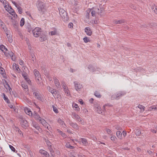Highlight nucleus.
<instances>
[{
	"instance_id": "1",
	"label": "nucleus",
	"mask_w": 157,
	"mask_h": 157,
	"mask_svg": "<svg viewBox=\"0 0 157 157\" xmlns=\"http://www.w3.org/2000/svg\"><path fill=\"white\" fill-rule=\"evenodd\" d=\"M23 63L24 62L22 61H21V62L20 61V65L21 66L22 65V69H24L25 70V71L23 70L22 72V75L26 81L29 84H30L31 83V81L28 78V74L27 73L28 71V69L26 66L23 65Z\"/></svg>"
},
{
	"instance_id": "2",
	"label": "nucleus",
	"mask_w": 157,
	"mask_h": 157,
	"mask_svg": "<svg viewBox=\"0 0 157 157\" xmlns=\"http://www.w3.org/2000/svg\"><path fill=\"white\" fill-rule=\"evenodd\" d=\"M103 9L100 7H95L91 9L88 10L87 12H91V13L92 16H96L98 14H99L101 13L103 11Z\"/></svg>"
},
{
	"instance_id": "3",
	"label": "nucleus",
	"mask_w": 157,
	"mask_h": 157,
	"mask_svg": "<svg viewBox=\"0 0 157 157\" xmlns=\"http://www.w3.org/2000/svg\"><path fill=\"white\" fill-rule=\"evenodd\" d=\"M36 6L40 13L43 14L46 12L45 4L43 2L38 1L37 2Z\"/></svg>"
},
{
	"instance_id": "4",
	"label": "nucleus",
	"mask_w": 157,
	"mask_h": 157,
	"mask_svg": "<svg viewBox=\"0 0 157 157\" xmlns=\"http://www.w3.org/2000/svg\"><path fill=\"white\" fill-rule=\"evenodd\" d=\"M34 118L37 120H38L39 122L41 124L44 126L45 127H46L47 128L50 130L51 129V128H48V123L46 122V121L43 119L41 118L40 117L39 115L37 113H35L34 115Z\"/></svg>"
},
{
	"instance_id": "5",
	"label": "nucleus",
	"mask_w": 157,
	"mask_h": 157,
	"mask_svg": "<svg viewBox=\"0 0 157 157\" xmlns=\"http://www.w3.org/2000/svg\"><path fill=\"white\" fill-rule=\"evenodd\" d=\"M58 9L59 10V14L63 21H68V18L65 10L61 8H59Z\"/></svg>"
},
{
	"instance_id": "6",
	"label": "nucleus",
	"mask_w": 157,
	"mask_h": 157,
	"mask_svg": "<svg viewBox=\"0 0 157 157\" xmlns=\"http://www.w3.org/2000/svg\"><path fill=\"white\" fill-rule=\"evenodd\" d=\"M36 79L37 80V82L40 84H41L42 79L41 75L39 72L36 69H34L33 71Z\"/></svg>"
},
{
	"instance_id": "7",
	"label": "nucleus",
	"mask_w": 157,
	"mask_h": 157,
	"mask_svg": "<svg viewBox=\"0 0 157 157\" xmlns=\"http://www.w3.org/2000/svg\"><path fill=\"white\" fill-rule=\"evenodd\" d=\"M5 56L8 58H11L13 61H15L16 58L13 53L11 51H9L7 50L4 52Z\"/></svg>"
},
{
	"instance_id": "8",
	"label": "nucleus",
	"mask_w": 157,
	"mask_h": 157,
	"mask_svg": "<svg viewBox=\"0 0 157 157\" xmlns=\"http://www.w3.org/2000/svg\"><path fill=\"white\" fill-rule=\"evenodd\" d=\"M4 7L6 10L14 17H17V16L15 14L14 10L9 5L8 6L6 5Z\"/></svg>"
},
{
	"instance_id": "9",
	"label": "nucleus",
	"mask_w": 157,
	"mask_h": 157,
	"mask_svg": "<svg viewBox=\"0 0 157 157\" xmlns=\"http://www.w3.org/2000/svg\"><path fill=\"white\" fill-rule=\"evenodd\" d=\"M41 29L39 27H36L32 30L33 36L35 37L40 36L41 33Z\"/></svg>"
},
{
	"instance_id": "10",
	"label": "nucleus",
	"mask_w": 157,
	"mask_h": 157,
	"mask_svg": "<svg viewBox=\"0 0 157 157\" xmlns=\"http://www.w3.org/2000/svg\"><path fill=\"white\" fill-rule=\"evenodd\" d=\"M62 86L63 88L64 89V91L65 94L67 96H69L70 95V91L68 89V87L66 86V84L64 82H63L62 83Z\"/></svg>"
},
{
	"instance_id": "11",
	"label": "nucleus",
	"mask_w": 157,
	"mask_h": 157,
	"mask_svg": "<svg viewBox=\"0 0 157 157\" xmlns=\"http://www.w3.org/2000/svg\"><path fill=\"white\" fill-rule=\"evenodd\" d=\"M74 84L75 89L77 91H80L81 89L83 87L82 84L76 82H74Z\"/></svg>"
},
{
	"instance_id": "12",
	"label": "nucleus",
	"mask_w": 157,
	"mask_h": 157,
	"mask_svg": "<svg viewBox=\"0 0 157 157\" xmlns=\"http://www.w3.org/2000/svg\"><path fill=\"white\" fill-rule=\"evenodd\" d=\"M20 123L21 124L22 127L26 128L28 126L27 121L23 118H20Z\"/></svg>"
},
{
	"instance_id": "13",
	"label": "nucleus",
	"mask_w": 157,
	"mask_h": 157,
	"mask_svg": "<svg viewBox=\"0 0 157 157\" xmlns=\"http://www.w3.org/2000/svg\"><path fill=\"white\" fill-rule=\"evenodd\" d=\"M72 117L73 118L75 119L77 121L80 122L82 124H83V122L82 121V119L79 115L75 113H72Z\"/></svg>"
},
{
	"instance_id": "14",
	"label": "nucleus",
	"mask_w": 157,
	"mask_h": 157,
	"mask_svg": "<svg viewBox=\"0 0 157 157\" xmlns=\"http://www.w3.org/2000/svg\"><path fill=\"white\" fill-rule=\"evenodd\" d=\"M4 31L6 33V35L7 38L8 39V41L10 43H11L12 42L13 40L11 36L10 35V32L7 29V30Z\"/></svg>"
},
{
	"instance_id": "15",
	"label": "nucleus",
	"mask_w": 157,
	"mask_h": 157,
	"mask_svg": "<svg viewBox=\"0 0 157 157\" xmlns=\"http://www.w3.org/2000/svg\"><path fill=\"white\" fill-rule=\"evenodd\" d=\"M85 31L86 34L88 36H90L92 34V32L89 27H86L85 29Z\"/></svg>"
},
{
	"instance_id": "16",
	"label": "nucleus",
	"mask_w": 157,
	"mask_h": 157,
	"mask_svg": "<svg viewBox=\"0 0 157 157\" xmlns=\"http://www.w3.org/2000/svg\"><path fill=\"white\" fill-rule=\"evenodd\" d=\"M25 112L26 113L29 115V116H32V113L30 109L27 107H25Z\"/></svg>"
},
{
	"instance_id": "17",
	"label": "nucleus",
	"mask_w": 157,
	"mask_h": 157,
	"mask_svg": "<svg viewBox=\"0 0 157 157\" xmlns=\"http://www.w3.org/2000/svg\"><path fill=\"white\" fill-rule=\"evenodd\" d=\"M3 82L4 84V86L6 88V89L7 90H9V91H10V89H11L8 83L7 82V81H6V80H4L3 81Z\"/></svg>"
},
{
	"instance_id": "18",
	"label": "nucleus",
	"mask_w": 157,
	"mask_h": 157,
	"mask_svg": "<svg viewBox=\"0 0 157 157\" xmlns=\"http://www.w3.org/2000/svg\"><path fill=\"white\" fill-rule=\"evenodd\" d=\"M117 99H119L121 96L124 95L125 94V93L124 92L120 91L116 94Z\"/></svg>"
},
{
	"instance_id": "19",
	"label": "nucleus",
	"mask_w": 157,
	"mask_h": 157,
	"mask_svg": "<svg viewBox=\"0 0 157 157\" xmlns=\"http://www.w3.org/2000/svg\"><path fill=\"white\" fill-rule=\"evenodd\" d=\"M47 39V36L45 35H41L40 37L39 38V40L41 42H43L45 40Z\"/></svg>"
},
{
	"instance_id": "20",
	"label": "nucleus",
	"mask_w": 157,
	"mask_h": 157,
	"mask_svg": "<svg viewBox=\"0 0 157 157\" xmlns=\"http://www.w3.org/2000/svg\"><path fill=\"white\" fill-rule=\"evenodd\" d=\"M0 26L3 29L4 31L7 30V28H6V26L4 23L0 19Z\"/></svg>"
},
{
	"instance_id": "21",
	"label": "nucleus",
	"mask_w": 157,
	"mask_h": 157,
	"mask_svg": "<svg viewBox=\"0 0 157 157\" xmlns=\"http://www.w3.org/2000/svg\"><path fill=\"white\" fill-rule=\"evenodd\" d=\"M116 135L117 138L120 140L123 139L122 136V134L121 132L120 131H117L116 132Z\"/></svg>"
},
{
	"instance_id": "22",
	"label": "nucleus",
	"mask_w": 157,
	"mask_h": 157,
	"mask_svg": "<svg viewBox=\"0 0 157 157\" xmlns=\"http://www.w3.org/2000/svg\"><path fill=\"white\" fill-rule=\"evenodd\" d=\"M40 153L43 155L44 156H48V153L46 151L44 150H41L40 151Z\"/></svg>"
},
{
	"instance_id": "23",
	"label": "nucleus",
	"mask_w": 157,
	"mask_h": 157,
	"mask_svg": "<svg viewBox=\"0 0 157 157\" xmlns=\"http://www.w3.org/2000/svg\"><path fill=\"white\" fill-rule=\"evenodd\" d=\"M153 109L157 111V105H153L149 107L148 110L149 111H151Z\"/></svg>"
},
{
	"instance_id": "24",
	"label": "nucleus",
	"mask_w": 157,
	"mask_h": 157,
	"mask_svg": "<svg viewBox=\"0 0 157 157\" xmlns=\"http://www.w3.org/2000/svg\"><path fill=\"white\" fill-rule=\"evenodd\" d=\"M13 69L15 70L16 71H18L19 67L18 64H16L15 63H14L13 64Z\"/></svg>"
},
{
	"instance_id": "25",
	"label": "nucleus",
	"mask_w": 157,
	"mask_h": 157,
	"mask_svg": "<svg viewBox=\"0 0 157 157\" xmlns=\"http://www.w3.org/2000/svg\"><path fill=\"white\" fill-rule=\"evenodd\" d=\"M54 80L56 86H58L60 85V83L59 81L56 77L54 78Z\"/></svg>"
},
{
	"instance_id": "26",
	"label": "nucleus",
	"mask_w": 157,
	"mask_h": 157,
	"mask_svg": "<svg viewBox=\"0 0 157 157\" xmlns=\"http://www.w3.org/2000/svg\"><path fill=\"white\" fill-rule=\"evenodd\" d=\"M33 126L36 129L39 131L41 129V128H40L38 124H36L35 122H33L32 123Z\"/></svg>"
},
{
	"instance_id": "27",
	"label": "nucleus",
	"mask_w": 157,
	"mask_h": 157,
	"mask_svg": "<svg viewBox=\"0 0 157 157\" xmlns=\"http://www.w3.org/2000/svg\"><path fill=\"white\" fill-rule=\"evenodd\" d=\"M13 26L18 31V26L19 25L18 23L16 22L15 21L13 24Z\"/></svg>"
},
{
	"instance_id": "28",
	"label": "nucleus",
	"mask_w": 157,
	"mask_h": 157,
	"mask_svg": "<svg viewBox=\"0 0 157 157\" xmlns=\"http://www.w3.org/2000/svg\"><path fill=\"white\" fill-rule=\"evenodd\" d=\"M71 126L72 127L75 129H78L79 128L77 124H76L72 123L71 124Z\"/></svg>"
},
{
	"instance_id": "29",
	"label": "nucleus",
	"mask_w": 157,
	"mask_h": 157,
	"mask_svg": "<svg viewBox=\"0 0 157 157\" xmlns=\"http://www.w3.org/2000/svg\"><path fill=\"white\" fill-rule=\"evenodd\" d=\"M48 89L49 91L51 92L53 96H54V94H56V92L54 91L53 89L49 86L48 88Z\"/></svg>"
},
{
	"instance_id": "30",
	"label": "nucleus",
	"mask_w": 157,
	"mask_h": 157,
	"mask_svg": "<svg viewBox=\"0 0 157 157\" xmlns=\"http://www.w3.org/2000/svg\"><path fill=\"white\" fill-rule=\"evenodd\" d=\"M57 131L58 132V133L61 135L64 138H66L67 137V135L64 133H63L62 132L60 131L59 129H58L57 130Z\"/></svg>"
},
{
	"instance_id": "31",
	"label": "nucleus",
	"mask_w": 157,
	"mask_h": 157,
	"mask_svg": "<svg viewBox=\"0 0 157 157\" xmlns=\"http://www.w3.org/2000/svg\"><path fill=\"white\" fill-rule=\"evenodd\" d=\"M21 85L22 87L25 89L26 92H28V86L26 84H22Z\"/></svg>"
},
{
	"instance_id": "32",
	"label": "nucleus",
	"mask_w": 157,
	"mask_h": 157,
	"mask_svg": "<svg viewBox=\"0 0 157 157\" xmlns=\"http://www.w3.org/2000/svg\"><path fill=\"white\" fill-rule=\"evenodd\" d=\"M0 49L4 53L7 50V48H6L3 45H1L0 46Z\"/></svg>"
},
{
	"instance_id": "33",
	"label": "nucleus",
	"mask_w": 157,
	"mask_h": 157,
	"mask_svg": "<svg viewBox=\"0 0 157 157\" xmlns=\"http://www.w3.org/2000/svg\"><path fill=\"white\" fill-rule=\"evenodd\" d=\"M57 30L56 29H54V30L52 31L51 32H50L49 34H50L51 35H56L57 34Z\"/></svg>"
},
{
	"instance_id": "34",
	"label": "nucleus",
	"mask_w": 157,
	"mask_h": 157,
	"mask_svg": "<svg viewBox=\"0 0 157 157\" xmlns=\"http://www.w3.org/2000/svg\"><path fill=\"white\" fill-rule=\"evenodd\" d=\"M135 134L136 136H139L141 134V132L140 130L137 129L135 131Z\"/></svg>"
},
{
	"instance_id": "35",
	"label": "nucleus",
	"mask_w": 157,
	"mask_h": 157,
	"mask_svg": "<svg viewBox=\"0 0 157 157\" xmlns=\"http://www.w3.org/2000/svg\"><path fill=\"white\" fill-rule=\"evenodd\" d=\"M3 98L4 100L8 103H10V101L8 99L6 95L4 94H3Z\"/></svg>"
},
{
	"instance_id": "36",
	"label": "nucleus",
	"mask_w": 157,
	"mask_h": 157,
	"mask_svg": "<svg viewBox=\"0 0 157 157\" xmlns=\"http://www.w3.org/2000/svg\"><path fill=\"white\" fill-rule=\"evenodd\" d=\"M81 140L82 143L83 144V145L85 146L87 145V143L86 140L84 138H82Z\"/></svg>"
},
{
	"instance_id": "37",
	"label": "nucleus",
	"mask_w": 157,
	"mask_h": 157,
	"mask_svg": "<svg viewBox=\"0 0 157 157\" xmlns=\"http://www.w3.org/2000/svg\"><path fill=\"white\" fill-rule=\"evenodd\" d=\"M13 3L15 6L17 8L18 12L20 11L19 6V5L16 2L14 1L12 2Z\"/></svg>"
},
{
	"instance_id": "38",
	"label": "nucleus",
	"mask_w": 157,
	"mask_h": 157,
	"mask_svg": "<svg viewBox=\"0 0 157 157\" xmlns=\"http://www.w3.org/2000/svg\"><path fill=\"white\" fill-rule=\"evenodd\" d=\"M4 72H5V77L6 78L5 73V70H4V69L2 67H1L0 66V73L1 74H4Z\"/></svg>"
},
{
	"instance_id": "39",
	"label": "nucleus",
	"mask_w": 157,
	"mask_h": 157,
	"mask_svg": "<svg viewBox=\"0 0 157 157\" xmlns=\"http://www.w3.org/2000/svg\"><path fill=\"white\" fill-rule=\"evenodd\" d=\"M37 99L38 100L41 101H43L44 99L41 97V95L39 94L36 97Z\"/></svg>"
},
{
	"instance_id": "40",
	"label": "nucleus",
	"mask_w": 157,
	"mask_h": 157,
	"mask_svg": "<svg viewBox=\"0 0 157 157\" xmlns=\"http://www.w3.org/2000/svg\"><path fill=\"white\" fill-rule=\"evenodd\" d=\"M138 107L140 109H141V111H142V112L144 111L145 107L144 106L139 105L138 106Z\"/></svg>"
},
{
	"instance_id": "41",
	"label": "nucleus",
	"mask_w": 157,
	"mask_h": 157,
	"mask_svg": "<svg viewBox=\"0 0 157 157\" xmlns=\"http://www.w3.org/2000/svg\"><path fill=\"white\" fill-rule=\"evenodd\" d=\"M65 146L67 147L70 149H73L74 148V147L71 146L70 144L68 143H67L66 144Z\"/></svg>"
},
{
	"instance_id": "42",
	"label": "nucleus",
	"mask_w": 157,
	"mask_h": 157,
	"mask_svg": "<svg viewBox=\"0 0 157 157\" xmlns=\"http://www.w3.org/2000/svg\"><path fill=\"white\" fill-rule=\"evenodd\" d=\"M83 40L85 43H87L88 42H90V41L89 39L86 36L83 38Z\"/></svg>"
},
{
	"instance_id": "43",
	"label": "nucleus",
	"mask_w": 157,
	"mask_h": 157,
	"mask_svg": "<svg viewBox=\"0 0 157 157\" xmlns=\"http://www.w3.org/2000/svg\"><path fill=\"white\" fill-rule=\"evenodd\" d=\"M58 122L61 125H63V124H64L63 121L60 118H59L58 119Z\"/></svg>"
},
{
	"instance_id": "44",
	"label": "nucleus",
	"mask_w": 157,
	"mask_h": 157,
	"mask_svg": "<svg viewBox=\"0 0 157 157\" xmlns=\"http://www.w3.org/2000/svg\"><path fill=\"white\" fill-rule=\"evenodd\" d=\"M25 24V19L24 18H22L21 19L20 21V26H23Z\"/></svg>"
},
{
	"instance_id": "45",
	"label": "nucleus",
	"mask_w": 157,
	"mask_h": 157,
	"mask_svg": "<svg viewBox=\"0 0 157 157\" xmlns=\"http://www.w3.org/2000/svg\"><path fill=\"white\" fill-rule=\"evenodd\" d=\"M94 95L97 97L98 98H101V95L100 94V93L98 92L97 91H96L94 93Z\"/></svg>"
},
{
	"instance_id": "46",
	"label": "nucleus",
	"mask_w": 157,
	"mask_h": 157,
	"mask_svg": "<svg viewBox=\"0 0 157 157\" xmlns=\"http://www.w3.org/2000/svg\"><path fill=\"white\" fill-rule=\"evenodd\" d=\"M88 68L89 69V70L91 72H93L94 71V67H92V66H91V65H89L88 66Z\"/></svg>"
},
{
	"instance_id": "47",
	"label": "nucleus",
	"mask_w": 157,
	"mask_h": 157,
	"mask_svg": "<svg viewBox=\"0 0 157 157\" xmlns=\"http://www.w3.org/2000/svg\"><path fill=\"white\" fill-rule=\"evenodd\" d=\"M52 107L53 109V110L55 113H58V110L56 107L53 105L52 106Z\"/></svg>"
},
{
	"instance_id": "48",
	"label": "nucleus",
	"mask_w": 157,
	"mask_h": 157,
	"mask_svg": "<svg viewBox=\"0 0 157 157\" xmlns=\"http://www.w3.org/2000/svg\"><path fill=\"white\" fill-rule=\"evenodd\" d=\"M105 131L107 132V134L110 135L112 133V131L109 128H106L105 129Z\"/></svg>"
},
{
	"instance_id": "49",
	"label": "nucleus",
	"mask_w": 157,
	"mask_h": 157,
	"mask_svg": "<svg viewBox=\"0 0 157 157\" xmlns=\"http://www.w3.org/2000/svg\"><path fill=\"white\" fill-rule=\"evenodd\" d=\"M123 22H124L123 21L116 20L114 21V23L116 24H121V23H123Z\"/></svg>"
},
{
	"instance_id": "50",
	"label": "nucleus",
	"mask_w": 157,
	"mask_h": 157,
	"mask_svg": "<svg viewBox=\"0 0 157 157\" xmlns=\"http://www.w3.org/2000/svg\"><path fill=\"white\" fill-rule=\"evenodd\" d=\"M111 140L113 141H115L117 140V138L114 136H112L110 138Z\"/></svg>"
},
{
	"instance_id": "51",
	"label": "nucleus",
	"mask_w": 157,
	"mask_h": 157,
	"mask_svg": "<svg viewBox=\"0 0 157 157\" xmlns=\"http://www.w3.org/2000/svg\"><path fill=\"white\" fill-rule=\"evenodd\" d=\"M111 99L113 100L114 99H117V95L116 94H113L111 97Z\"/></svg>"
},
{
	"instance_id": "52",
	"label": "nucleus",
	"mask_w": 157,
	"mask_h": 157,
	"mask_svg": "<svg viewBox=\"0 0 157 157\" xmlns=\"http://www.w3.org/2000/svg\"><path fill=\"white\" fill-rule=\"evenodd\" d=\"M115 128L117 130H120L121 129V128L120 126L116 125L115 126Z\"/></svg>"
},
{
	"instance_id": "53",
	"label": "nucleus",
	"mask_w": 157,
	"mask_h": 157,
	"mask_svg": "<svg viewBox=\"0 0 157 157\" xmlns=\"http://www.w3.org/2000/svg\"><path fill=\"white\" fill-rule=\"evenodd\" d=\"M73 24L72 23H70L68 25V27L70 28H72L73 27Z\"/></svg>"
},
{
	"instance_id": "54",
	"label": "nucleus",
	"mask_w": 157,
	"mask_h": 157,
	"mask_svg": "<svg viewBox=\"0 0 157 157\" xmlns=\"http://www.w3.org/2000/svg\"><path fill=\"white\" fill-rule=\"evenodd\" d=\"M72 106L73 107L75 108V109H77L78 107V105L75 103H73Z\"/></svg>"
},
{
	"instance_id": "55",
	"label": "nucleus",
	"mask_w": 157,
	"mask_h": 157,
	"mask_svg": "<svg viewBox=\"0 0 157 157\" xmlns=\"http://www.w3.org/2000/svg\"><path fill=\"white\" fill-rule=\"evenodd\" d=\"M45 141H46V144H47L49 146H51V143L48 140H46Z\"/></svg>"
},
{
	"instance_id": "56",
	"label": "nucleus",
	"mask_w": 157,
	"mask_h": 157,
	"mask_svg": "<svg viewBox=\"0 0 157 157\" xmlns=\"http://www.w3.org/2000/svg\"><path fill=\"white\" fill-rule=\"evenodd\" d=\"M9 146H10V147L11 149V150L15 152V149L11 145H10Z\"/></svg>"
},
{
	"instance_id": "57",
	"label": "nucleus",
	"mask_w": 157,
	"mask_h": 157,
	"mask_svg": "<svg viewBox=\"0 0 157 157\" xmlns=\"http://www.w3.org/2000/svg\"><path fill=\"white\" fill-rule=\"evenodd\" d=\"M72 1L74 3H72L73 6H76L78 5L77 2H75V0H72Z\"/></svg>"
},
{
	"instance_id": "58",
	"label": "nucleus",
	"mask_w": 157,
	"mask_h": 157,
	"mask_svg": "<svg viewBox=\"0 0 157 157\" xmlns=\"http://www.w3.org/2000/svg\"><path fill=\"white\" fill-rule=\"evenodd\" d=\"M123 135L124 137H125L127 135V132L125 131H123L122 132Z\"/></svg>"
},
{
	"instance_id": "59",
	"label": "nucleus",
	"mask_w": 157,
	"mask_h": 157,
	"mask_svg": "<svg viewBox=\"0 0 157 157\" xmlns=\"http://www.w3.org/2000/svg\"><path fill=\"white\" fill-rule=\"evenodd\" d=\"M39 94H40L38 92H35L33 93V94L35 95L36 97H37Z\"/></svg>"
},
{
	"instance_id": "60",
	"label": "nucleus",
	"mask_w": 157,
	"mask_h": 157,
	"mask_svg": "<svg viewBox=\"0 0 157 157\" xmlns=\"http://www.w3.org/2000/svg\"><path fill=\"white\" fill-rule=\"evenodd\" d=\"M151 131L153 133H156L157 132V129L155 130L154 129H151Z\"/></svg>"
},
{
	"instance_id": "61",
	"label": "nucleus",
	"mask_w": 157,
	"mask_h": 157,
	"mask_svg": "<svg viewBox=\"0 0 157 157\" xmlns=\"http://www.w3.org/2000/svg\"><path fill=\"white\" fill-rule=\"evenodd\" d=\"M78 101L82 105L83 104V102L82 99H79Z\"/></svg>"
},
{
	"instance_id": "62",
	"label": "nucleus",
	"mask_w": 157,
	"mask_h": 157,
	"mask_svg": "<svg viewBox=\"0 0 157 157\" xmlns=\"http://www.w3.org/2000/svg\"><path fill=\"white\" fill-rule=\"evenodd\" d=\"M98 112L99 113H102L101 110L99 108H98Z\"/></svg>"
},
{
	"instance_id": "63",
	"label": "nucleus",
	"mask_w": 157,
	"mask_h": 157,
	"mask_svg": "<svg viewBox=\"0 0 157 157\" xmlns=\"http://www.w3.org/2000/svg\"><path fill=\"white\" fill-rule=\"evenodd\" d=\"M94 99L92 98L90 99L89 100V101L90 103H92Z\"/></svg>"
},
{
	"instance_id": "64",
	"label": "nucleus",
	"mask_w": 157,
	"mask_h": 157,
	"mask_svg": "<svg viewBox=\"0 0 157 157\" xmlns=\"http://www.w3.org/2000/svg\"><path fill=\"white\" fill-rule=\"evenodd\" d=\"M155 13L156 14H157V9L156 8L154 10Z\"/></svg>"
}]
</instances>
